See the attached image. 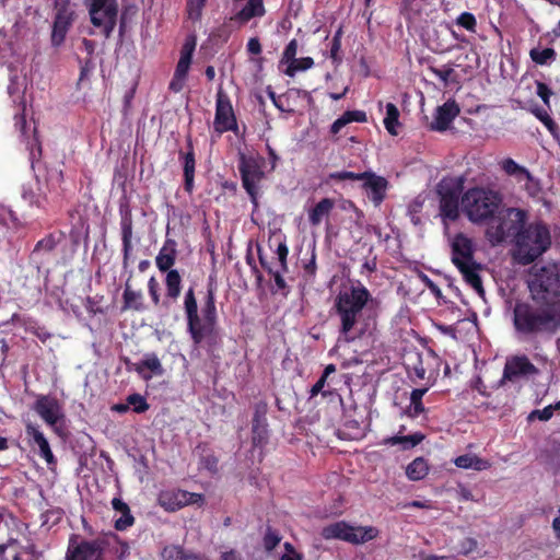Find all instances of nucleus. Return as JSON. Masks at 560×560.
I'll list each match as a JSON object with an SVG mask.
<instances>
[{
    "instance_id": "f257e3e1",
    "label": "nucleus",
    "mask_w": 560,
    "mask_h": 560,
    "mask_svg": "<svg viewBox=\"0 0 560 560\" xmlns=\"http://www.w3.org/2000/svg\"><path fill=\"white\" fill-rule=\"evenodd\" d=\"M513 322L515 329L523 335L555 332L560 327V306L517 303Z\"/></svg>"
},
{
    "instance_id": "f03ea898",
    "label": "nucleus",
    "mask_w": 560,
    "mask_h": 560,
    "mask_svg": "<svg viewBox=\"0 0 560 560\" xmlns=\"http://www.w3.org/2000/svg\"><path fill=\"white\" fill-rule=\"evenodd\" d=\"M530 299L535 304L560 306V265L534 266L527 280Z\"/></svg>"
},
{
    "instance_id": "7ed1b4c3",
    "label": "nucleus",
    "mask_w": 560,
    "mask_h": 560,
    "mask_svg": "<svg viewBox=\"0 0 560 560\" xmlns=\"http://www.w3.org/2000/svg\"><path fill=\"white\" fill-rule=\"evenodd\" d=\"M551 245V235L547 225L536 222L516 234L514 258L522 265H528L541 256Z\"/></svg>"
},
{
    "instance_id": "20e7f679",
    "label": "nucleus",
    "mask_w": 560,
    "mask_h": 560,
    "mask_svg": "<svg viewBox=\"0 0 560 560\" xmlns=\"http://www.w3.org/2000/svg\"><path fill=\"white\" fill-rule=\"evenodd\" d=\"M452 260L463 275L465 281L479 295H483V287L479 276L480 265L474 260L472 242L465 234L458 233L452 243Z\"/></svg>"
},
{
    "instance_id": "39448f33",
    "label": "nucleus",
    "mask_w": 560,
    "mask_h": 560,
    "mask_svg": "<svg viewBox=\"0 0 560 560\" xmlns=\"http://www.w3.org/2000/svg\"><path fill=\"white\" fill-rule=\"evenodd\" d=\"M501 199L492 190L471 188L462 197L460 206L471 222H482L499 209Z\"/></svg>"
},
{
    "instance_id": "423d86ee",
    "label": "nucleus",
    "mask_w": 560,
    "mask_h": 560,
    "mask_svg": "<svg viewBox=\"0 0 560 560\" xmlns=\"http://www.w3.org/2000/svg\"><path fill=\"white\" fill-rule=\"evenodd\" d=\"M370 293L364 287H352L340 292L336 299V308L341 318V331L349 332L369 300Z\"/></svg>"
},
{
    "instance_id": "0eeeda50",
    "label": "nucleus",
    "mask_w": 560,
    "mask_h": 560,
    "mask_svg": "<svg viewBox=\"0 0 560 560\" xmlns=\"http://www.w3.org/2000/svg\"><path fill=\"white\" fill-rule=\"evenodd\" d=\"M526 212L521 209L509 208L500 212L487 229V237L493 244H499L510 236H514L524 230Z\"/></svg>"
},
{
    "instance_id": "6e6552de",
    "label": "nucleus",
    "mask_w": 560,
    "mask_h": 560,
    "mask_svg": "<svg viewBox=\"0 0 560 560\" xmlns=\"http://www.w3.org/2000/svg\"><path fill=\"white\" fill-rule=\"evenodd\" d=\"M378 534L375 527H353L345 522H337L325 526L322 536L325 539H342L352 544H363L374 539Z\"/></svg>"
},
{
    "instance_id": "1a4fd4ad",
    "label": "nucleus",
    "mask_w": 560,
    "mask_h": 560,
    "mask_svg": "<svg viewBox=\"0 0 560 560\" xmlns=\"http://www.w3.org/2000/svg\"><path fill=\"white\" fill-rule=\"evenodd\" d=\"M54 10L51 44L58 47L65 42L67 32L75 19V11L70 0H55Z\"/></svg>"
},
{
    "instance_id": "9d476101",
    "label": "nucleus",
    "mask_w": 560,
    "mask_h": 560,
    "mask_svg": "<svg viewBox=\"0 0 560 560\" xmlns=\"http://www.w3.org/2000/svg\"><path fill=\"white\" fill-rule=\"evenodd\" d=\"M538 369L524 354L512 355L506 359L501 384L513 382L520 377H529L538 374Z\"/></svg>"
},
{
    "instance_id": "9b49d317",
    "label": "nucleus",
    "mask_w": 560,
    "mask_h": 560,
    "mask_svg": "<svg viewBox=\"0 0 560 560\" xmlns=\"http://www.w3.org/2000/svg\"><path fill=\"white\" fill-rule=\"evenodd\" d=\"M438 194L440 196V211L441 215L445 219L455 220L458 217V186L442 182L438 186Z\"/></svg>"
},
{
    "instance_id": "f8f14e48",
    "label": "nucleus",
    "mask_w": 560,
    "mask_h": 560,
    "mask_svg": "<svg viewBox=\"0 0 560 560\" xmlns=\"http://www.w3.org/2000/svg\"><path fill=\"white\" fill-rule=\"evenodd\" d=\"M200 500V494L184 490H165L159 494V503L166 511H176Z\"/></svg>"
},
{
    "instance_id": "ddd939ff",
    "label": "nucleus",
    "mask_w": 560,
    "mask_h": 560,
    "mask_svg": "<svg viewBox=\"0 0 560 560\" xmlns=\"http://www.w3.org/2000/svg\"><path fill=\"white\" fill-rule=\"evenodd\" d=\"M214 130L219 133L228 130H236L237 124L230 102L221 91L218 92Z\"/></svg>"
},
{
    "instance_id": "4468645a",
    "label": "nucleus",
    "mask_w": 560,
    "mask_h": 560,
    "mask_svg": "<svg viewBox=\"0 0 560 560\" xmlns=\"http://www.w3.org/2000/svg\"><path fill=\"white\" fill-rule=\"evenodd\" d=\"M67 560H103V544L98 540L70 542Z\"/></svg>"
},
{
    "instance_id": "2eb2a0df",
    "label": "nucleus",
    "mask_w": 560,
    "mask_h": 560,
    "mask_svg": "<svg viewBox=\"0 0 560 560\" xmlns=\"http://www.w3.org/2000/svg\"><path fill=\"white\" fill-rule=\"evenodd\" d=\"M33 408L39 417L51 427H55L58 421L63 419L61 405L51 396H39Z\"/></svg>"
},
{
    "instance_id": "dca6fc26",
    "label": "nucleus",
    "mask_w": 560,
    "mask_h": 560,
    "mask_svg": "<svg viewBox=\"0 0 560 560\" xmlns=\"http://www.w3.org/2000/svg\"><path fill=\"white\" fill-rule=\"evenodd\" d=\"M117 8L90 9L91 22L100 27L105 37H109L116 26Z\"/></svg>"
},
{
    "instance_id": "f3484780",
    "label": "nucleus",
    "mask_w": 560,
    "mask_h": 560,
    "mask_svg": "<svg viewBox=\"0 0 560 560\" xmlns=\"http://www.w3.org/2000/svg\"><path fill=\"white\" fill-rule=\"evenodd\" d=\"M459 114V107L455 101H447L435 110L434 119L430 125L432 130L445 131L452 120Z\"/></svg>"
},
{
    "instance_id": "a211bd4d",
    "label": "nucleus",
    "mask_w": 560,
    "mask_h": 560,
    "mask_svg": "<svg viewBox=\"0 0 560 560\" xmlns=\"http://www.w3.org/2000/svg\"><path fill=\"white\" fill-rule=\"evenodd\" d=\"M185 310L188 317L189 330L192 335V338L198 342L202 338V334L197 314V302L192 289H189L186 293Z\"/></svg>"
},
{
    "instance_id": "6ab92c4d",
    "label": "nucleus",
    "mask_w": 560,
    "mask_h": 560,
    "mask_svg": "<svg viewBox=\"0 0 560 560\" xmlns=\"http://www.w3.org/2000/svg\"><path fill=\"white\" fill-rule=\"evenodd\" d=\"M7 550L13 553V560H35L37 558L35 547L31 542L20 545L16 540L11 539L7 544L0 545V553Z\"/></svg>"
},
{
    "instance_id": "aec40b11",
    "label": "nucleus",
    "mask_w": 560,
    "mask_h": 560,
    "mask_svg": "<svg viewBox=\"0 0 560 560\" xmlns=\"http://www.w3.org/2000/svg\"><path fill=\"white\" fill-rule=\"evenodd\" d=\"M26 434L33 439L34 443L38 446L40 455L48 465H55L56 458L51 452L49 443L44 434L33 423L26 424Z\"/></svg>"
},
{
    "instance_id": "412c9836",
    "label": "nucleus",
    "mask_w": 560,
    "mask_h": 560,
    "mask_svg": "<svg viewBox=\"0 0 560 560\" xmlns=\"http://www.w3.org/2000/svg\"><path fill=\"white\" fill-rule=\"evenodd\" d=\"M266 413L267 405L258 404L253 418V443L260 444L266 439Z\"/></svg>"
},
{
    "instance_id": "4be33fe9",
    "label": "nucleus",
    "mask_w": 560,
    "mask_h": 560,
    "mask_svg": "<svg viewBox=\"0 0 560 560\" xmlns=\"http://www.w3.org/2000/svg\"><path fill=\"white\" fill-rule=\"evenodd\" d=\"M363 179L365 180L364 187L370 189L372 192V200L378 205L384 199L387 180L373 173H365V177Z\"/></svg>"
},
{
    "instance_id": "5701e85b",
    "label": "nucleus",
    "mask_w": 560,
    "mask_h": 560,
    "mask_svg": "<svg viewBox=\"0 0 560 560\" xmlns=\"http://www.w3.org/2000/svg\"><path fill=\"white\" fill-rule=\"evenodd\" d=\"M176 254V243L173 240H166L155 259L158 268L161 271L170 270L174 265Z\"/></svg>"
},
{
    "instance_id": "b1692460",
    "label": "nucleus",
    "mask_w": 560,
    "mask_h": 560,
    "mask_svg": "<svg viewBox=\"0 0 560 560\" xmlns=\"http://www.w3.org/2000/svg\"><path fill=\"white\" fill-rule=\"evenodd\" d=\"M335 207V201L330 198H324L317 202L310 211L308 219L312 225L320 224L324 218H327Z\"/></svg>"
},
{
    "instance_id": "393cba45",
    "label": "nucleus",
    "mask_w": 560,
    "mask_h": 560,
    "mask_svg": "<svg viewBox=\"0 0 560 560\" xmlns=\"http://www.w3.org/2000/svg\"><path fill=\"white\" fill-rule=\"evenodd\" d=\"M196 46V39L194 36L187 38L186 43L183 46L180 58L176 67V77L184 78L187 74L191 62L192 51Z\"/></svg>"
},
{
    "instance_id": "a878e982",
    "label": "nucleus",
    "mask_w": 560,
    "mask_h": 560,
    "mask_svg": "<svg viewBox=\"0 0 560 560\" xmlns=\"http://www.w3.org/2000/svg\"><path fill=\"white\" fill-rule=\"evenodd\" d=\"M454 463L458 468L474 469L477 471L486 470L491 466L487 459L480 458L474 454L460 455L455 458Z\"/></svg>"
},
{
    "instance_id": "bb28decb",
    "label": "nucleus",
    "mask_w": 560,
    "mask_h": 560,
    "mask_svg": "<svg viewBox=\"0 0 560 560\" xmlns=\"http://www.w3.org/2000/svg\"><path fill=\"white\" fill-rule=\"evenodd\" d=\"M112 505L115 511L119 512L121 516L115 521V528L124 530L133 524V516L130 513L129 506L118 498L113 499Z\"/></svg>"
},
{
    "instance_id": "cd10ccee",
    "label": "nucleus",
    "mask_w": 560,
    "mask_h": 560,
    "mask_svg": "<svg viewBox=\"0 0 560 560\" xmlns=\"http://www.w3.org/2000/svg\"><path fill=\"white\" fill-rule=\"evenodd\" d=\"M501 167L502 170L511 176L516 177L518 180L532 179V175L525 167L518 165L514 160L512 159H504L501 161Z\"/></svg>"
},
{
    "instance_id": "c85d7f7f",
    "label": "nucleus",
    "mask_w": 560,
    "mask_h": 560,
    "mask_svg": "<svg viewBox=\"0 0 560 560\" xmlns=\"http://www.w3.org/2000/svg\"><path fill=\"white\" fill-rule=\"evenodd\" d=\"M429 471V466L424 458L418 457L412 460L406 468V475L411 480H421L423 479Z\"/></svg>"
},
{
    "instance_id": "c756f323",
    "label": "nucleus",
    "mask_w": 560,
    "mask_h": 560,
    "mask_svg": "<svg viewBox=\"0 0 560 560\" xmlns=\"http://www.w3.org/2000/svg\"><path fill=\"white\" fill-rule=\"evenodd\" d=\"M398 117V108L393 103H388L386 105V117L384 118V126L392 136L398 135L397 127L400 126Z\"/></svg>"
},
{
    "instance_id": "7c9ffc66",
    "label": "nucleus",
    "mask_w": 560,
    "mask_h": 560,
    "mask_svg": "<svg viewBox=\"0 0 560 560\" xmlns=\"http://www.w3.org/2000/svg\"><path fill=\"white\" fill-rule=\"evenodd\" d=\"M167 295L175 299L180 292V276L177 270H170L166 276Z\"/></svg>"
},
{
    "instance_id": "2f4dec72",
    "label": "nucleus",
    "mask_w": 560,
    "mask_h": 560,
    "mask_svg": "<svg viewBox=\"0 0 560 560\" xmlns=\"http://www.w3.org/2000/svg\"><path fill=\"white\" fill-rule=\"evenodd\" d=\"M427 390H428L427 387L417 388V389L412 390L411 397H410V400H411L410 413L412 417H416L424 411V407L421 402V399H422V396L427 393Z\"/></svg>"
},
{
    "instance_id": "473e14b6",
    "label": "nucleus",
    "mask_w": 560,
    "mask_h": 560,
    "mask_svg": "<svg viewBox=\"0 0 560 560\" xmlns=\"http://www.w3.org/2000/svg\"><path fill=\"white\" fill-rule=\"evenodd\" d=\"M313 59L310 57L300 59L294 58L291 62H289L285 74L293 77L296 71L307 70L313 66Z\"/></svg>"
},
{
    "instance_id": "72a5a7b5",
    "label": "nucleus",
    "mask_w": 560,
    "mask_h": 560,
    "mask_svg": "<svg viewBox=\"0 0 560 560\" xmlns=\"http://www.w3.org/2000/svg\"><path fill=\"white\" fill-rule=\"evenodd\" d=\"M194 173H195V158L192 152H188L185 156V185L187 190H190L194 182Z\"/></svg>"
},
{
    "instance_id": "f704fd0d",
    "label": "nucleus",
    "mask_w": 560,
    "mask_h": 560,
    "mask_svg": "<svg viewBox=\"0 0 560 560\" xmlns=\"http://www.w3.org/2000/svg\"><path fill=\"white\" fill-rule=\"evenodd\" d=\"M128 408L132 407V410L137 413L145 412L149 409V404L145 398L140 394H131L126 398Z\"/></svg>"
},
{
    "instance_id": "c9c22d12",
    "label": "nucleus",
    "mask_w": 560,
    "mask_h": 560,
    "mask_svg": "<svg viewBox=\"0 0 560 560\" xmlns=\"http://www.w3.org/2000/svg\"><path fill=\"white\" fill-rule=\"evenodd\" d=\"M529 56L534 62L545 65L555 58L556 52L552 48H545L542 50L532 49Z\"/></svg>"
},
{
    "instance_id": "e433bc0d",
    "label": "nucleus",
    "mask_w": 560,
    "mask_h": 560,
    "mask_svg": "<svg viewBox=\"0 0 560 560\" xmlns=\"http://www.w3.org/2000/svg\"><path fill=\"white\" fill-rule=\"evenodd\" d=\"M232 9L235 11V15L230 18L231 22H234L241 26L245 21V3L244 0H231Z\"/></svg>"
},
{
    "instance_id": "4c0bfd02",
    "label": "nucleus",
    "mask_w": 560,
    "mask_h": 560,
    "mask_svg": "<svg viewBox=\"0 0 560 560\" xmlns=\"http://www.w3.org/2000/svg\"><path fill=\"white\" fill-rule=\"evenodd\" d=\"M424 439V435L421 433H415L407 436H394L388 439V443L390 444H398V443H409L411 447L418 445L420 442H422Z\"/></svg>"
},
{
    "instance_id": "58836bf2",
    "label": "nucleus",
    "mask_w": 560,
    "mask_h": 560,
    "mask_svg": "<svg viewBox=\"0 0 560 560\" xmlns=\"http://www.w3.org/2000/svg\"><path fill=\"white\" fill-rule=\"evenodd\" d=\"M166 560H199L197 557L186 555L183 549L172 547L164 550Z\"/></svg>"
},
{
    "instance_id": "ea45409f",
    "label": "nucleus",
    "mask_w": 560,
    "mask_h": 560,
    "mask_svg": "<svg viewBox=\"0 0 560 560\" xmlns=\"http://www.w3.org/2000/svg\"><path fill=\"white\" fill-rule=\"evenodd\" d=\"M140 299V293L131 290L130 285L127 283L124 292V301L125 308L135 307L138 308V301Z\"/></svg>"
},
{
    "instance_id": "a19ab883",
    "label": "nucleus",
    "mask_w": 560,
    "mask_h": 560,
    "mask_svg": "<svg viewBox=\"0 0 560 560\" xmlns=\"http://www.w3.org/2000/svg\"><path fill=\"white\" fill-rule=\"evenodd\" d=\"M265 13L262 0L247 1V20L254 16H261Z\"/></svg>"
},
{
    "instance_id": "79ce46f5",
    "label": "nucleus",
    "mask_w": 560,
    "mask_h": 560,
    "mask_svg": "<svg viewBox=\"0 0 560 560\" xmlns=\"http://www.w3.org/2000/svg\"><path fill=\"white\" fill-rule=\"evenodd\" d=\"M281 541V537L278 533L267 529V533L264 537V547L267 551H271L279 542Z\"/></svg>"
},
{
    "instance_id": "37998d69",
    "label": "nucleus",
    "mask_w": 560,
    "mask_h": 560,
    "mask_svg": "<svg viewBox=\"0 0 560 560\" xmlns=\"http://www.w3.org/2000/svg\"><path fill=\"white\" fill-rule=\"evenodd\" d=\"M284 552L280 560H303V555L299 552L291 542H284Z\"/></svg>"
},
{
    "instance_id": "c03bdc74",
    "label": "nucleus",
    "mask_w": 560,
    "mask_h": 560,
    "mask_svg": "<svg viewBox=\"0 0 560 560\" xmlns=\"http://www.w3.org/2000/svg\"><path fill=\"white\" fill-rule=\"evenodd\" d=\"M141 364L155 374H162V372H163L160 360L154 354L147 357L145 360H143Z\"/></svg>"
},
{
    "instance_id": "a18cd8bd",
    "label": "nucleus",
    "mask_w": 560,
    "mask_h": 560,
    "mask_svg": "<svg viewBox=\"0 0 560 560\" xmlns=\"http://www.w3.org/2000/svg\"><path fill=\"white\" fill-rule=\"evenodd\" d=\"M457 23L468 31H474L476 26V19L472 14L465 12L458 16Z\"/></svg>"
},
{
    "instance_id": "49530a36",
    "label": "nucleus",
    "mask_w": 560,
    "mask_h": 560,
    "mask_svg": "<svg viewBox=\"0 0 560 560\" xmlns=\"http://www.w3.org/2000/svg\"><path fill=\"white\" fill-rule=\"evenodd\" d=\"M206 0H189L188 2V14L191 19H199L201 9Z\"/></svg>"
},
{
    "instance_id": "de8ad7c7",
    "label": "nucleus",
    "mask_w": 560,
    "mask_h": 560,
    "mask_svg": "<svg viewBox=\"0 0 560 560\" xmlns=\"http://www.w3.org/2000/svg\"><path fill=\"white\" fill-rule=\"evenodd\" d=\"M131 234H132L131 223L125 222L122 225V241H124V249H125L126 256L128 255V252L131 248Z\"/></svg>"
},
{
    "instance_id": "09e8293b",
    "label": "nucleus",
    "mask_w": 560,
    "mask_h": 560,
    "mask_svg": "<svg viewBox=\"0 0 560 560\" xmlns=\"http://www.w3.org/2000/svg\"><path fill=\"white\" fill-rule=\"evenodd\" d=\"M296 51H298V42H296V39H292L283 52L282 61L288 62V63L291 62L295 58Z\"/></svg>"
},
{
    "instance_id": "8fccbe9b",
    "label": "nucleus",
    "mask_w": 560,
    "mask_h": 560,
    "mask_svg": "<svg viewBox=\"0 0 560 560\" xmlns=\"http://www.w3.org/2000/svg\"><path fill=\"white\" fill-rule=\"evenodd\" d=\"M331 178L345 180V179H352V180H361L365 177V173L357 174L352 172H339L334 173L330 175Z\"/></svg>"
},
{
    "instance_id": "3c124183",
    "label": "nucleus",
    "mask_w": 560,
    "mask_h": 560,
    "mask_svg": "<svg viewBox=\"0 0 560 560\" xmlns=\"http://www.w3.org/2000/svg\"><path fill=\"white\" fill-rule=\"evenodd\" d=\"M207 320L211 324L214 317V300L212 291H209L206 307L203 310Z\"/></svg>"
},
{
    "instance_id": "603ef678",
    "label": "nucleus",
    "mask_w": 560,
    "mask_h": 560,
    "mask_svg": "<svg viewBox=\"0 0 560 560\" xmlns=\"http://www.w3.org/2000/svg\"><path fill=\"white\" fill-rule=\"evenodd\" d=\"M553 415V406H547L542 410H535L530 413L529 418L537 417L539 420L546 421L549 420Z\"/></svg>"
},
{
    "instance_id": "864d4df0",
    "label": "nucleus",
    "mask_w": 560,
    "mask_h": 560,
    "mask_svg": "<svg viewBox=\"0 0 560 560\" xmlns=\"http://www.w3.org/2000/svg\"><path fill=\"white\" fill-rule=\"evenodd\" d=\"M537 94L542 102L548 106L549 97L552 95L551 90L542 82H537Z\"/></svg>"
},
{
    "instance_id": "5fc2aeb1",
    "label": "nucleus",
    "mask_w": 560,
    "mask_h": 560,
    "mask_svg": "<svg viewBox=\"0 0 560 560\" xmlns=\"http://www.w3.org/2000/svg\"><path fill=\"white\" fill-rule=\"evenodd\" d=\"M345 118L347 119L348 124L350 121H365L366 120V115L364 112H360V110H349V112H346L343 114Z\"/></svg>"
},
{
    "instance_id": "6e6d98bb",
    "label": "nucleus",
    "mask_w": 560,
    "mask_h": 560,
    "mask_svg": "<svg viewBox=\"0 0 560 560\" xmlns=\"http://www.w3.org/2000/svg\"><path fill=\"white\" fill-rule=\"evenodd\" d=\"M419 277L420 279L429 287V289L431 290V292L436 296V298H441L442 296V293H441V290L439 289V287L429 279V277L422 272L419 273Z\"/></svg>"
},
{
    "instance_id": "4d7b16f0",
    "label": "nucleus",
    "mask_w": 560,
    "mask_h": 560,
    "mask_svg": "<svg viewBox=\"0 0 560 560\" xmlns=\"http://www.w3.org/2000/svg\"><path fill=\"white\" fill-rule=\"evenodd\" d=\"M90 3V9L96 8H117L116 0H88Z\"/></svg>"
},
{
    "instance_id": "13d9d810",
    "label": "nucleus",
    "mask_w": 560,
    "mask_h": 560,
    "mask_svg": "<svg viewBox=\"0 0 560 560\" xmlns=\"http://www.w3.org/2000/svg\"><path fill=\"white\" fill-rule=\"evenodd\" d=\"M535 114L548 127L549 130H552L555 122L546 110L537 109L535 110Z\"/></svg>"
},
{
    "instance_id": "bf43d9fd",
    "label": "nucleus",
    "mask_w": 560,
    "mask_h": 560,
    "mask_svg": "<svg viewBox=\"0 0 560 560\" xmlns=\"http://www.w3.org/2000/svg\"><path fill=\"white\" fill-rule=\"evenodd\" d=\"M431 71L444 82H447L448 78L453 73L452 68H445V69L431 68Z\"/></svg>"
},
{
    "instance_id": "052dcab7",
    "label": "nucleus",
    "mask_w": 560,
    "mask_h": 560,
    "mask_svg": "<svg viewBox=\"0 0 560 560\" xmlns=\"http://www.w3.org/2000/svg\"><path fill=\"white\" fill-rule=\"evenodd\" d=\"M340 31L337 32V34L335 35L334 39H332V46H331V50H330V55H331V58L334 60H338V51L340 49Z\"/></svg>"
},
{
    "instance_id": "680f3d73",
    "label": "nucleus",
    "mask_w": 560,
    "mask_h": 560,
    "mask_svg": "<svg viewBox=\"0 0 560 560\" xmlns=\"http://www.w3.org/2000/svg\"><path fill=\"white\" fill-rule=\"evenodd\" d=\"M247 49L254 54V55H258L260 51H261V46H260V43L258 40V38H250L248 44H247Z\"/></svg>"
},
{
    "instance_id": "e2e57ef3",
    "label": "nucleus",
    "mask_w": 560,
    "mask_h": 560,
    "mask_svg": "<svg viewBox=\"0 0 560 560\" xmlns=\"http://www.w3.org/2000/svg\"><path fill=\"white\" fill-rule=\"evenodd\" d=\"M348 124L347 119L342 115L340 118H338L332 125H331V132L338 133L339 130L345 127Z\"/></svg>"
},
{
    "instance_id": "0e129e2a",
    "label": "nucleus",
    "mask_w": 560,
    "mask_h": 560,
    "mask_svg": "<svg viewBox=\"0 0 560 560\" xmlns=\"http://www.w3.org/2000/svg\"><path fill=\"white\" fill-rule=\"evenodd\" d=\"M277 255L279 257L280 262L284 265L288 256V247L284 244H279L277 248Z\"/></svg>"
},
{
    "instance_id": "69168bd1",
    "label": "nucleus",
    "mask_w": 560,
    "mask_h": 560,
    "mask_svg": "<svg viewBox=\"0 0 560 560\" xmlns=\"http://www.w3.org/2000/svg\"><path fill=\"white\" fill-rule=\"evenodd\" d=\"M238 172L242 179L243 185L245 186V154L240 151V164Z\"/></svg>"
},
{
    "instance_id": "338daca9",
    "label": "nucleus",
    "mask_w": 560,
    "mask_h": 560,
    "mask_svg": "<svg viewBox=\"0 0 560 560\" xmlns=\"http://www.w3.org/2000/svg\"><path fill=\"white\" fill-rule=\"evenodd\" d=\"M325 376H322L312 387L311 389V395L312 396H315L317 395L319 392H322L324 385H325Z\"/></svg>"
},
{
    "instance_id": "774afa93",
    "label": "nucleus",
    "mask_w": 560,
    "mask_h": 560,
    "mask_svg": "<svg viewBox=\"0 0 560 560\" xmlns=\"http://www.w3.org/2000/svg\"><path fill=\"white\" fill-rule=\"evenodd\" d=\"M552 528H553V530L556 533V536L558 538H560V509H559L558 516L552 522Z\"/></svg>"
}]
</instances>
